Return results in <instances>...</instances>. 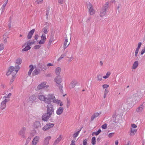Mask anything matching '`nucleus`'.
Returning a JSON list of instances; mask_svg holds the SVG:
<instances>
[{
  "label": "nucleus",
  "mask_w": 145,
  "mask_h": 145,
  "mask_svg": "<svg viewBox=\"0 0 145 145\" xmlns=\"http://www.w3.org/2000/svg\"><path fill=\"white\" fill-rule=\"evenodd\" d=\"M46 106V113L42 115V120L47 121L51 115L54 113V106L51 103L47 104Z\"/></svg>",
  "instance_id": "1"
},
{
  "label": "nucleus",
  "mask_w": 145,
  "mask_h": 145,
  "mask_svg": "<svg viewBox=\"0 0 145 145\" xmlns=\"http://www.w3.org/2000/svg\"><path fill=\"white\" fill-rule=\"evenodd\" d=\"M19 69L20 67L18 65L16 66L14 68L13 66H11L9 68L8 71L6 73V75L8 76L11 74L13 77L15 76Z\"/></svg>",
  "instance_id": "2"
},
{
  "label": "nucleus",
  "mask_w": 145,
  "mask_h": 145,
  "mask_svg": "<svg viewBox=\"0 0 145 145\" xmlns=\"http://www.w3.org/2000/svg\"><path fill=\"white\" fill-rule=\"evenodd\" d=\"M108 3H106L102 7L100 13V16L103 17L105 15L106 10L108 7Z\"/></svg>",
  "instance_id": "3"
},
{
  "label": "nucleus",
  "mask_w": 145,
  "mask_h": 145,
  "mask_svg": "<svg viewBox=\"0 0 145 145\" xmlns=\"http://www.w3.org/2000/svg\"><path fill=\"white\" fill-rule=\"evenodd\" d=\"M54 99H55V97L54 95L52 94H49L48 95L47 97H46L45 103H51V102L53 101V100Z\"/></svg>",
  "instance_id": "4"
},
{
  "label": "nucleus",
  "mask_w": 145,
  "mask_h": 145,
  "mask_svg": "<svg viewBox=\"0 0 145 145\" xmlns=\"http://www.w3.org/2000/svg\"><path fill=\"white\" fill-rule=\"evenodd\" d=\"M86 6L88 9V11L89 14L93 15L95 13V10L93 9V6L91 3L89 2L86 3Z\"/></svg>",
  "instance_id": "5"
},
{
  "label": "nucleus",
  "mask_w": 145,
  "mask_h": 145,
  "mask_svg": "<svg viewBox=\"0 0 145 145\" xmlns=\"http://www.w3.org/2000/svg\"><path fill=\"white\" fill-rule=\"evenodd\" d=\"M26 128L25 127H23L20 130L18 133V135L22 138H25V131Z\"/></svg>",
  "instance_id": "6"
},
{
  "label": "nucleus",
  "mask_w": 145,
  "mask_h": 145,
  "mask_svg": "<svg viewBox=\"0 0 145 145\" xmlns=\"http://www.w3.org/2000/svg\"><path fill=\"white\" fill-rule=\"evenodd\" d=\"M54 126V124L49 123L45 125L42 128V130L44 131H46L49 129L53 127Z\"/></svg>",
  "instance_id": "7"
},
{
  "label": "nucleus",
  "mask_w": 145,
  "mask_h": 145,
  "mask_svg": "<svg viewBox=\"0 0 145 145\" xmlns=\"http://www.w3.org/2000/svg\"><path fill=\"white\" fill-rule=\"evenodd\" d=\"M37 98V95H33L30 96L27 100V101L29 103H33Z\"/></svg>",
  "instance_id": "8"
},
{
  "label": "nucleus",
  "mask_w": 145,
  "mask_h": 145,
  "mask_svg": "<svg viewBox=\"0 0 145 145\" xmlns=\"http://www.w3.org/2000/svg\"><path fill=\"white\" fill-rule=\"evenodd\" d=\"M46 82H44L41 83L37 86V90H39L45 87H48V86H47L46 85Z\"/></svg>",
  "instance_id": "9"
},
{
  "label": "nucleus",
  "mask_w": 145,
  "mask_h": 145,
  "mask_svg": "<svg viewBox=\"0 0 145 145\" xmlns=\"http://www.w3.org/2000/svg\"><path fill=\"white\" fill-rule=\"evenodd\" d=\"M9 99H5L1 103V110H4L6 107V104L7 102L9 101Z\"/></svg>",
  "instance_id": "10"
},
{
  "label": "nucleus",
  "mask_w": 145,
  "mask_h": 145,
  "mask_svg": "<svg viewBox=\"0 0 145 145\" xmlns=\"http://www.w3.org/2000/svg\"><path fill=\"white\" fill-rule=\"evenodd\" d=\"M40 139V137L39 136L35 137L32 141V145H36L39 142Z\"/></svg>",
  "instance_id": "11"
},
{
  "label": "nucleus",
  "mask_w": 145,
  "mask_h": 145,
  "mask_svg": "<svg viewBox=\"0 0 145 145\" xmlns=\"http://www.w3.org/2000/svg\"><path fill=\"white\" fill-rule=\"evenodd\" d=\"M55 82L57 84H60L62 82V78L60 75L57 76L55 79Z\"/></svg>",
  "instance_id": "12"
},
{
  "label": "nucleus",
  "mask_w": 145,
  "mask_h": 145,
  "mask_svg": "<svg viewBox=\"0 0 145 145\" xmlns=\"http://www.w3.org/2000/svg\"><path fill=\"white\" fill-rule=\"evenodd\" d=\"M51 137L48 136L46 137L44 139L43 145H47L49 142V140L51 139Z\"/></svg>",
  "instance_id": "13"
},
{
  "label": "nucleus",
  "mask_w": 145,
  "mask_h": 145,
  "mask_svg": "<svg viewBox=\"0 0 145 145\" xmlns=\"http://www.w3.org/2000/svg\"><path fill=\"white\" fill-rule=\"evenodd\" d=\"M33 126L34 128L37 129L41 127V124L39 121H35L33 124Z\"/></svg>",
  "instance_id": "14"
},
{
  "label": "nucleus",
  "mask_w": 145,
  "mask_h": 145,
  "mask_svg": "<svg viewBox=\"0 0 145 145\" xmlns=\"http://www.w3.org/2000/svg\"><path fill=\"white\" fill-rule=\"evenodd\" d=\"M63 108L62 107H60L57 110L56 114L58 115H60L63 113Z\"/></svg>",
  "instance_id": "15"
},
{
  "label": "nucleus",
  "mask_w": 145,
  "mask_h": 145,
  "mask_svg": "<svg viewBox=\"0 0 145 145\" xmlns=\"http://www.w3.org/2000/svg\"><path fill=\"white\" fill-rule=\"evenodd\" d=\"M77 82L75 80L72 81L69 85V88H74L77 84Z\"/></svg>",
  "instance_id": "16"
},
{
  "label": "nucleus",
  "mask_w": 145,
  "mask_h": 145,
  "mask_svg": "<svg viewBox=\"0 0 145 145\" xmlns=\"http://www.w3.org/2000/svg\"><path fill=\"white\" fill-rule=\"evenodd\" d=\"M117 116L116 113H114L111 118V120L113 122L116 123L118 122V120L116 119V118Z\"/></svg>",
  "instance_id": "17"
},
{
  "label": "nucleus",
  "mask_w": 145,
  "mask_h": 145,
  "mask_svg": "<svg viewBox=\"0 0 145 145\" xmlns=\"http://www.w3.org/2000/svg\"><path fill=\"white\" fill-rule=\"evenodd\" d=\"M35 31V30L34 29H33L31 30L29 33L28 35H27V38L28 39H30L32 37L33 35L34 32Z\"/></svg>",
  "instance_id": "18"
},
{
  "label": "nucleus",
  "mask_w": 145,
  "mask_h": 145,
  "mask_svg": "<svg viewBox=\"0 0 145 145\" xmlns=\"http://www.w3.org/2000/svg\"><path fill=\"white\" fill-rule=\"evenodd\" d=\"M144 103L140 105L136 109V111L138 112H140L143 110V109L144 107V106L143 105V104Z\"/></svg>",
  "instance_id": "19"
},
{
  "label": "nucleus",
  "mask_w": 145,
  "mask_h": 145,
  "mask_svg": "<svg viewBox=\"0 0 145 145\" xmlns=\"http://www.w3.org/2000/svg\"><path fill=\"white\" fill-rule=\"evenodd\" d=\"M68 42V39L67 37H65V40L64 42V45H63V48L65 50L69 45L70 43H69L68 44H67V42Z\"/></svg>",
  "instance_id": "20"
},
{
  "label": "nucleus",
  "mask_w": 145,
  "mask_h": 145,
  "mask_svg": "<svg viewBox=\"0 0 145 145\" xmlns=\"http://www.w3.org/2000/svg\"><path fill=\"white\" fill-rule=\"evenodd\" d=\"M38 98L41 101H43L45 103L46 97L44 95H38Z\"/></svg>",
  "instance_id": "21"
},
{
  "label": "nucleus",
  "mask_w": 145,
  "mask_h": 145,
  "mask_svg": "<svg viewBox=\"0 0 145 145\" xmlns=\"http://www.w3.org/2000/svg\"><path fill=\"white\" fill-rule=\"evenodd\" d=\"M138 65V62L137 61H135L132 65V69H135L137 67Z\"/></svg>",
  "instance_id": "22"
},
{
  "label": "nucleus",
  "mask_w": 145,
  "mask_h": 145,
  "mask_svg": "<svg viewBox=\"0 0 145 145\" xmlns=\"http://www.w3.org/2000/svg\"><path fill=\"white\" fill-rule=\"evenodd\" d=\"M48 26H46L43 28L42 31L44 34H47L49 30H48Z\"/></svg>",
  "instance_id": "23"
},
{
  "label": "nucleus",
  "mask_w": 145,
  "mask_h": 145,
  "mask_svg": "<svg viewBox=\"0 0 145 145\" xmlns=\"http://www.w3.org/2000/svg\"><path fill=\"white\" fill-rule=\"evenodd\" d=\"M40 73V70L39 69H36L33 71L32 74L34 75H37Z\"/></svg>",
  "instance_id": "24"
},
{
  "label": "nucleus",
  "mask_w": 145,
  "mask_h": 145,
  "mask_svg": "<svg viewBox=\"0 0 145 145\" xmlns=\"http://www.w3.org/2000/svg\"><path fill=\"white\" fill-rule=\"evenodd\" d=\"M26 44L27 46L25 47L24 48H23L22 50L23 51H27L28 50L30 49L31 48V47L29 46V45L27 43H26L25 45H26Z\"/></svg>",
  "instance_id": "25"
},
{
  "label": "nucleus",
  "mask_w": 145,
  "mask_h": 145,
  "mask_svg": "<svg viewBox=\"0 0 145 145\" xmlns=\"http://www.w3.org/2000/svg\"><path fill=\"white\" fill-rule=\"evenodd\" d=\"M61 71V68L59 67H57L55 70V73L57 76L60 75V74Z\"/></svg>",
  "instance_id": "26"
},
{
  "label": "nucleus",
  "mask_w": 145,
  "mask_h": 145,
  "mask_svg": "<svg viewBox=\"0 0 145 145\" xmlns=\"http://www.w3.org/2000/svg\"><path fill=\"white\" fill-rule=\"evenodd\" d=\"M137 129L134 128H131V131L130 135L131 136L134 135L137 131Z\"/></svg>",
  "instance_id": "27"
},
{
  "label": "nucleus",
  "mask_w": 145,
  "mask_h": 145,
  "mask_svg": "<svg viewBox=\"0 0 145 145\" xmlns=\"http://www.w3.org/2000/svg\"><path fill=\"white\" fill-rule=\"evenodd\" d=\"M29 67L30 68V69H29L28 73V74L29 76L31 74L34 69L33 65H31L29 66Z\"/></svg>",
  "instance_id": "28"
},
{
  "label": "nucleus",
  "mask_w": 145,
  "mask_h": 145,
  "mask_svg": "<svg viewBox=\"0 0 145 145\" xmlns=\"http://www.w3.org/2000/svg\"><path fill=\"white\" fill-rule=\"evenodd\" d=\"M5 1V2L3 5L2 7L1 8L2 12L4 11L5 10V7L6 6L8 3V0H6Z\"/></svg>",
  "instance_id": "29"
},
{
  "label": "nucleus",
  "mask_w": 145,
  "mask_h": 145,
  "mask_svg": "<svg viewBox=\"0 0 145 145\" xmlns=\"http://www.w3.org/2000/svg\"><path fill=\"white\" fill-rule=\"evenodd\" d=\"M62 137L61 135L59 136L58 138L55 141L54 144L56 145L58 144L61 140Z\"/></svg>",
  "instance_id": "30"
},
{
  "label": "nucleus",
  "mask_w": 145,
  "mask_h": 145,
  "mask_svg": "<svg viewBox=\"0 0 145 145\" xmlns=\"http://www.w3.org/2000/svg\"><path fill=\"white\" fill-rule=\"evenodd\" d=\"M22 59L20 58L17 59L16 61V63L18 65H20L21 64L22 62Z\"/></svg>",
  "instance_id": "31"
},
{
  "label": "nucleus",
  "mask_w": 145,
  "mask_h": 145,
  "mask_svg": "<svg viewBox=\"0 0 145 145\" xmlns=\"http://www.w3.org/2000/svg\"><path fill=\"white\" fill-rule=\"evenodd\" d=\"M53 40H54V37H53L52 36H51V37H50V39L49 40V42H48V46H50V45L52 42L53 41Z\"/></svg>",
  "instance_id": "32"
},
{
  "label": "nucleus",
  "mask_w": 145,
  "mask_h": 145,
  "mask_svg": "<svg viewBox=\"0 0 145 145\" xmlns=\"http://www.w3.org/2000/svg\"><path fill=\"white\" fill-rule=\"evenodd\" d=\"M110 74V72L109 71H108L107 72L106 75L105 76H103V78L105 79H106L109 77Z\"/></svg>",
  "instance_id": "33"
},
{
  "label": "nucleus",
  "mask_w": 145,
  "mask_h": 145,
  "mask_svg": "<svg viewBox=\"0 0 145 145\" xmlns=\"http://www.w3.org/2000/svg\"><path fill=\"white\" fill-rule=\"evenodd\" d=\"M50 10V8H47L46 9V16L47 19H48V15L49 13Z\"/></svg>",
  "instance_id": "34"
},
{
  "label": "nucleus",
  "mask_w": 145,
  "mask_h": 145,
  "mask_svg": "<svg viewBox=\"0 0 145 145\" xmlns=\"http://www.w3.org/2000/svg\"><path fill=\"white\" fill-rule=\"evenodd\" d=\"M96 143V138L95 137H93L91 139V144L93 145H94Z\"/></svg>",
  "instance_id": "35"
},
{
  "label": "nucleus",
  "mask_w": 145,
  "mask_h": 145,
  "mask_svg": "<svg viewBox=\"0 0 145 145\" xmlns=\"http://www.w3.org/2000/svg\"><path fill=\"white\" fill-rule=\"evenodd\" d=\"M12 94L11 93H9L7 95H5L3 97V99H6V98H9L11 97Z\"/></svg>",
  "instance_id": "36"
},
{
  "label": "nucleus",
  "mask_w": 145,
  "mask_h": 145,
  "mask_svg": "<svg viewBox=\"0 0 145 145\" xmlns=\"http://www.w3.org/2000/svg\"><path fill=\"white\" fill-rule=\"evenodd\" d=\"M4 38L5 39H4V43H6L7 42V38H8V36H7L6 35V34H5L3 35Z\"/></svg>",
  "instance_id": "37"
},
{
  "label": "nucleus",
  "mask_w": 145,
  "mask_h": 145,
  "mask_svg": "<svg viewBox=\"0 0 145 145\" xmlns=\"http://www.w3.org/2000/svg\"><path fill=\"white\" fill-rule=\"evenodd\" d=\"M97 79L99 81H101L102 79V76L99 74H98L97 77Z\"/></svg>",
  "instance_id": "38"
},
{
  "label": "nucleus",
  "mask_w": 145,
  "mask_h": 145,
  "mask_svg": "<svg viewBox=\"0 0 145 145\" xmlns=\"http://www.w3.org/2000/svg\"><path fill=\"white\" fill-rule=\"evenodd\" d=\"M81 129H80V130L77 131V132H76L75 133H74V134L73 136L74 137V138H75L77 137V136L78 135L80 131H81Z\"/></svg>",
  "instance_id": "39"
},
{
  "label": "nucleus",
  "mask_w": 145,
  "mask_h": 145,
  "mask_svg": "<svg viewBox=\"0 0 145 145\" xmlns=\"http://www.w3.org/2000/svg\"><path fill=\"white\" fill-rule=\"evenodd\" d=\"M35 41L34 40H33L31 42H27V43L28 44H29V45H31L32 44H33L35 43Z\"/></svg>",
  "instance_id": "40"
},
{
  "label": "nucleus",
  "mask_w": 145,
  "mask_h": 145,
  "mask_svg": "<svg viewBox=\"0 0 145 145\" xmlns=\"http://www.w3.org/2000/svg\"><path fill=\"white\" fill-rule=\"evenodd\" d=\"M35 2L37 3V4H41L43 2V0H35Z\"/></svg>",
  "instance_id": "41"
},
{
  "label": "nucleus",
  "mask_w": 145,
  "mask_h": 145,
  "mask_svg": "<svg viewBox=\"0 0 145 145\" xmlns=\"http://www.w3.org/2000/svg\"><path fill=\"white\" fill-rule=\"evenodd\" d=\"M87 141L88 140L87 139H85L84 140L83 142V145H88L87 144Z\"/></svg>",
  "instance_id": "42"
},
{
  "label": "nucleus",
  "mask_w": 145,
  "mask_h": 145,
  "mask_svg": "<svg viewBox=\"0 0 145 145\" xmlns=\"http://www.w3.org/2000/svg\"><path fill=\"white\" fill-rule=\"evenodd\" d=\"M41 39L45 40L46 39V35L42 34L41 37Z\"/></svg>",
  "instance_id": "43"
},
{
  "label": "nucleus",
  "mask_w": 145,
  "mask_h": 145,
  "mask_svg": "<svg viewBox=\"0 0 145 145\" xmlns=\"http://www.w3.org/2000/svg\"><path fill=\"white\" fill-rule=\"evenodd\" d=\"M40 64H39L38 65V66L41 69V70L43 71H44L46 70V69L45 68L43 67H40Z\"/></svg>",
  "instance_id": "44"
},
{
  "label": "nucleus",
  "mask_w": 145,
  "mask_h": 145,
  "mask_svg": "<svg viewBox=\"0 0 145 145\" xmlns=\"http://www.w3.org/2000/svg\"><path fill=\"white\" fill-rule=\"evenodd\" d=\"M101 132V129H99L96 132H95V135H98Z\"/></svg>",
  "instance_id": "45"
},
{
  "label": "nucleus",
  "mask_w": 145,
  "mask_h": 145,
  "mask_svg": "<svg viewBox=\"0 0 145 145\" xmlns=\"http://www.w3.org/2000/svg\"><path fill=\"white\" fill-rule=\"evenodd\" d=\"M65 54H62V55H61V56L59 58H58V59L57 60L58 61H59L61 59H62L64 57H65Z\"/></svg>",
  "instance_id": "46"
},
{
  "label": "nucleus",
  "mask_w": 145,
  "mask_h": 145,
  "mask_svg": "<svg viewBox=\"0 0 145 145\" xmlns=\"http://www.w3.org/2000/svg\"><path fill=\"white\" fill-rule=\"evenodd\" d=\"M4 48V46L3 44H0V51L3 50Z\"/></svg>",
  "instance_id": "47"
},
{
  "label": "nucleus",
  "mask_w": 145,
  "mask_h": 145,
  "mask_svg": "<svg viewBox=\"0 0 145 145\" xmlns=\"http://www.w3.org/2000/svg\"><path fill=\"white\" fill-rule=\"evenodd\" d=\"M145 52V46L144 47V48L142 49L140 52V54L141 55H143Z\"/></svg>",
  "instance_id": "48"
},
{
  "label": "nucleus",
  "mask_w": 145,
  "mask_h": 145,
  "mask_svg": "<svg viewBox=\"0 0 145 145\" xmlns=\"http://www.w3.org/2000/svg\"><path fill=\"white\" fill-rule=\"evenodd\" d=\"M53 101L54 103L57 104H59L60 102V101L59 100L54 99L53 100Z\"/></svg>",
  "instance_id": "49"
},
{
  "label": "nucleus",
  "mask_w": 145,
  "mask_h": 145,
  "mask_svg": "<svg viewBox=\"0 0 145 145\" xmlns=\"http://www.w3.org/2000/svg\"><path fill=\"white\" fill-rule=\"evenodd\" d=\"M101 127L103 129H106L107 128V124H103L101 126Z\"/></svg>",
  "instance_id": "50"
},
{
  "label": "nucleus",
  "mask_w": 145,
  "mask_h": 145,
  "mask_svg": "<svg viewBox=\"0 0 145 145\" xmlns=\"http://www.w3.org/2000/svg\"><path fill=\"white\" fill-rule=\"evenodd\" d=\"M70 101L68 99H67V107L68 108L70 106Z\"/></svg>",
  "instance_id": "51"
},
{
  "label": "nucleus",
  "mask_w": 145,
  "mask_h": 145,
  "mask_svg": "<svg viewBox=\"0 0 145 145\" xmlns=\"http://www.w3.org/2000/svg\"><path fill=\"white\" fill-rule=\"evenodd\" d=\"M114 134V133H109L108 135V137L109 138H111L112 137H113Z\"/></svg>",
  "instance_id": "52"
},
{
  "label": "nucleus",
  "mask_w": 145,
  "mask_h": 145,
  "mask_svg": "<svg viewBox=\"0 0 145 145\" xmlns=\"http://www.w3.org/2000/svg\"><path fill=\"white\" fill-rule=\"evenodd\" d=\"M40 46L39 45H36L34 46V48L35 49H38L40 48Z\"/></svg>",
  "instance_id": "53"
},
{
  "label": "nucleus",
  "mask_w": 145,
  "mask_h": 145,
  "mask_svg": "<svg viewBox=\"0 0 145 145\" xmlns=\"http://www.w3.org/2000/svg\"><path fill=\"white\" fill-rule=\"evenodd\" d=\"M44 43V40H43L41 39L39 42V43L40 44H43Z\"/></svg>",
  "instance_id": "54"
},
{
  "label": "nucleus",
  "mask_w": 145,
  "mask_h": 145,
  "mask_svg": "<svg viewBox=\"0 0 145 145\" xmlns=\"http://www.w3.org/2000/svg\"><path fill=\"white\" fill-rule=\"evenodd\" d=\"M100 114V113H95L93 114L95 116V117L96 118L98 117L99 115Z\"/></svg>",
  "instance_id": "55"
},
{
  "label": "nucleus",
  "mask_w": 145,
  "mask_h": 145,
  "mask_svg": "<svg viewBox=\"0 0 145 145\" xmlns=\"http://www.w3.org/2000/svg\"><path fill=\"white\" fill-rule=\"evenodd\" d=\"M132 128H135L137 127V126L135 124H133L131 125Z\"/></svg>",
  "instance_id": "56"
},
{
  "label": "nucleus",
  "mask_w": 145,
  "mask_h": 145,
  "mask_svg": "<svg viewBox=\"0 0 145 145\" xmlns=\"http://www.w3.org/2000/svg\"><path fill=\"white\" fill-rule=\"evenodd\" d=\"M109 85L106 84H105L103 86V88H106L108 87Z\"/></svg>",
  "instance_id": "57"
},
{
  "label": "nucleus",
  "mask_w": 145,
  "mask_h": 145,
  "mask_svg": "<svg viewBox=\"0 0 145 145\" xmlns=\"http://www.w3.org/2000/svg\"><path fill=\"white\" fill-rule=\"evenodd\" d=\"M96 117H95V116H94V115L93 114L91 117V121H92Z\"/></svg>",
  "instance_id": "58"
},
{
  "label": "nucleus",
  "mask_w": 145,
  "mask_h": 145,
  "mask_svg": "<svg viewBox=\"0 0 145 145\" xmlns=\"http://www.w3.org/2000/svg\"><path fill=\"white\" fill-rule=\"evenodd\" d=\"M47 67H50V66H54L53 64L51 63H49L47 65Z\"/></svg>",
  "instance_id": "59"
},
{
  "label": "nucleus",
  "mask_w": 145,
  "mask_h": 145,
  "mask_svg": "<svg viewBox=\"0 0 145 145\" xmlns=\"http://www.w3.org/2000/svg\"><path fill=\"white\" fill-rule=\"evenodd\" d=\"M72 54H71V57H69V59L68 61L69 62H70L73 58V57H72Z\"/></svg>",
  "instance_id": "60"
},
{
  "label": "nucleus",
  "mask_w": 145,
  "mask_h": 145,
  "mask_svg": "<svg viewBox=\"0 0 145 145\" xmlns=\"http://www.w3.org/2000/svg\"><path fill=\"white\" fill-rule=\"evenodd\" d=\"M58 3H59L62 4L63 3V0H58Z\"/></svg>",
  "instance_id": "61"
},
{
  "label": "nucleus",
  "mask_w": 145,
  "mask_h": 145,
  "mask_svg": "<svg viewBox=\"0 0 145 145\" xmlns=\"http://www.w3.org/2000/svg\"><path fill=\"white\" fill-rule=\"evenodd\" d=\"M108 90L107 89H105V91H104V93L107 94L108 93Z\"/></svg>",
  "instance_id": "62"
},
{
  "label": "nucleus",
  "mask_w": 145,
  "mask_h": 145,
  "mask_svg": "<svg viewBox=\"0 0 145 145\" xmlns=\"http://www.w3.org/2000/svg\"><path fill=\"white\" fill-rule=\"evenodd\" d=\"M138 52L135 50V57H137V56Z\"/></svg>",
  "instance_id": "63"
},
{
  "label": "nucleus",
  "mask_w": 145,
  "mask_h": 145,
  "mask_svg": "<svg viewBox=\"0 0 145 145\" xmlns=\"http://www.w3.org/2000/svg\"><path fill=\"white\" fill-rule=\"evenodd\" d=\"M75 141L74 140H72L71 141V143L70 144V145H75V144L74 143Z\"/></svg>",
  "instance_id": "64"
}]
</instances>
